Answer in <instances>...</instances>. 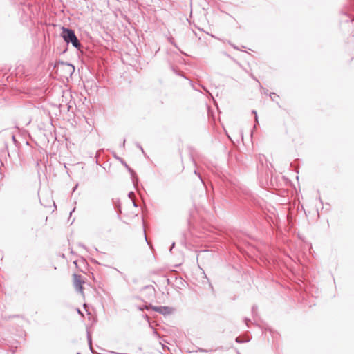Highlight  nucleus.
Segmentation results:
<instances>
[{"instance_id":"nucleus-1","label":"nucleus","mask_w":354,"mask_h":354,"mask_svg":"<svg viewBox=\"0 0 354 354\" xmlns=\"http://www.w3.org/2000/svg\"><path fill=\"white\" fill-rule=\"evenodd\" d=\"M62 36L66 42H71L74 47L80 46V43L73 30L63 27Z\"/></svg>"},{"instance_id":"nucleus-2","label":"nucleus","mask_w":354,"mask_h":354,"mask_svg":"<svg viewBox=\"0 0 354 354\" xmlns=\"http://www.w3.org/2000/svg\"><path fill=\"white\" fill-rule=\"evenodd\" d=\"M58 69L62 70L65 72V76H71L75 71L74 66L71 64L61 62L58 66Z\"/></svg>"},{"instance_id":"nucleus-3","label":"nucleus","mask_w":354,"mask_h":354,"mask_svg":"<svg viewBox=\"0 0 354 354\" xmlns=\"http://www.w3.org/2000/svg\"><path fill=\"white\" fill-rule=\"evenodd\" d=\"M84 281L82 280L81 276L78 274L73 275V284L76 290L83 295V287L82 284Z\"/></svg>"},{"instance_id":"nucleus-4","label":"nucleus","mask_w":354,"mask_h":354,"mask_svg":"<svg viewBox=\"0 0 354 354\" xmlns=\"http://www.w3.org/2000/svg\"><path fill=\"white\" fill-rule=\"evenodd\" d=\"M151 308L156 311V312H158L160 314H162L164 315H169L171 313H172L173 312V309L170 307H168V306H151Z\"/></svg>"},{"instance_id":"nucleus-5","label":"nucleus","mask_w":354,"mask_h":354,"mask_svg":"<svg viewBox=\"0 0 354 354\" xmlns=\"http://www.w3.org/2000/svg\"><path fill=\"white\" fill-rule=\"evenodd\" d=\"M252 113L255 114V120L257 122H258V118H257V112L255 111H252Z\"/></svg>"},{"instance_id":"nucleus-6","label":"nucleus","mask_w":354,"mask_h":354,"mask_svg":"<svg viewBox=\"0 0 354 354\" xmlns=\"http://www.w3.org/2000/svg\"><path fill=\"white\" fill-rule=\"evenodd\" d=\"M88 343H89V345H90V348H91V350L92 349L91 348V338L90 336L88 337Z\"/></svg>"},{"instance_id":"nucleus-7","label":"nucleus","mask_w":354,"mask_h":354,"mask_svg":"<svg viewBox=\"0 0 354 354\" xmlns=\"http://www.w3.org/2000/svg\"><path fill=\"white\" fill-rule=\"evenodd\" d=\"M272 96L276 97V95H275V93H272L270 95L271 98H272Z\"/></svg>"},{"instance_id":"nucleus-8","label":"nucleus","mask_w":354,"mask_h":354,"mask_svg":"<svg viewBox=\"0 0 354 354\" xmlns=\"http://www.w3.org/2000/svg\"><path fill=\"white\" fill-rule=\"evenodd\" d=\"M236 341L237 342H242L241 341V339H239V337H237V338L236 339Z\"/></svg>"},{"instance_id":"nucleus-9","label":"nucleus","mask_w":354,"mask_h":354,"mask_svg":"<svg viewBox=\"0 0 354 354\" xmlns=\"http://www.w3.org/2000/svg\"><path fill=\"white\" fill-rule=\"evenodd\" d=\"M174 247V243H172V245H171V247L170 250H172V248H173Z\"/></svg>"},{"instance_id":"nucleus-10","label":"nucleus","mask_w":354,"mask_h":354,"mask_svg":"<svg viewBox=\"0 0 354 354\" xmlns=\"http://www.w3.org/2000/svg\"><path fill=\"white\" fill-rule=\"evenodd\" d=\"M77 312H78L79 314L82 315V313H81V311L79 309L77 310Z\"/></svg>"},{"instance_id":"nucleus-11","label":"nucleus","mask_w":354,"mask_h":354,"mask_svg":"<svg viewBox=\"0 0 354 354\" xmlns=\"http://www.w3.org/2000/svg\"><path fill=\"white\" fill-rule=\"evenodd\" d=\"M77 185H75V188H73V190H75V189H77Z\"/></svg>"},{"instance_id":"nucleus-12","label":"nucleus","mask_w":354,"mask_h":354,"mask_svg":"<svg viewBox=\"0 0 354 354\" xmlns=\"http://www.w3.org/2000/svg\"><path fill=\"white\" fill-rule=\"evenodd\" d=\"M77 185H75V188H73V190H75V189H77Z\"/></svg>"},{"instance_id":"nucleus-13","label":"nucleus","mask_w":354,"mask_h":354,"mask_svg":"<svg viewBox=\"0 0 354 354\" xmlns=\"http://www.w3.org/2000/svg\"><path fill=\"white\" fill-rule=\"evenodd\" d=\"M77 185H75V188H73V190H75V189H77Z\"/></svg>"},{"instance_id":"nucleus-14","label":"nucleus","mask_w":354,"mask_h":354,"mask_svg":"<svg viewBox=\"0 0 354 354\" xmlns=\"http://www.w3.org/2000/svg\"><path fill=\"white\" fill-rule=\"evenodd\" d=\"M145 240L147 241V236L145 234Z\"/></svg>"}]
</instances>
